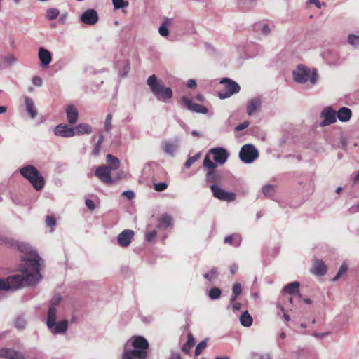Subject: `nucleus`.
<instances>
[{"label": "nucleus", "mask_w": 359, "mask_h": 359, "mask_svg": "<svg viewBox=\"0 0 359 359\" xmlns=\"http://www.w3.org/2000/svg\"><path fill=\"white\" fill-rule=\"evenodd\" d=\"M18 246L20 251L27 254L23 257L25 263L20 273L10 276L6 279H0V290H15L32 285L36 283L41 277L39 273L41 257L27 244L20 243Z\"/></svg>", "instance_id": "obj_1"}, {"label": "nucleus", "mask_w": 359, "mask_h": 359, "mask_svg": "<svg viewBox=\"0 0 359 359\" xmlns=\"http://www.w3.org/2000/svg\"><path fill=\"white\" fill-rule=\"evenodd\" d=\"M149 343L141 336L133 337L125 346L123 359H145L147 357Z\"/></svg>", "instance_id": "obj_2"}, {"label": "nucleus", "mask_w": 359, "mask_h": 359, "mask_svg": "<svg viewBox=\"0 0 359 359\" xmlns=\"http://www.w3.org/2000/svg\"><path fill=\"white\" fill-rule=\"evenodd\" d=\"M147 83L158 100L165 101L172 97V89L170 88H165L162 81L157 80L155 75L150 76L147 79Z\"/></svg>", "instance_id": "obj_3"}, {"label": "nucleus", "mask_w": 359, "mask_h": 359, "mask_svg": "<svg viewBox=\"0 0 359 359\" xmlns=\"http://www.w3.org/2000/svg\"><path fill=\"white\" fill-rule=\"evenodd\" d=\"M20 174L32 184L36 190L44 186V180L38 170L33 165H27L20 170Z\"/></svg>", "instance_id": "obj_4"}, {"label": "nucleus", "mask_w": 359, "mask_h": 359, "mask_svg": "<svg viewBox=\"0 0 359 359\" xmlns=\"http://www.w3.org/2000/svg\"><path fill=\"white\" fill-rule=\"evenodd\" d=\"M56 309L49 308L47 318V325L54 334H62L67 330V321L62 320L56 323Z\"/></svg>", "instance_id": "obj_5"}, {"label": "nucleus", "mask_w": 359, "mask_h": 359, "mask_svg": "<svg viewBox=\"0 0 359 359\" xmlns=\"http://www.w3.org/2000/svg\"><path fill=\"white\" fill-rule=\"evenodd\" d=\"M293 77L295 81L304 83L309 79L312 84H315L317 81L318 75L316 70L311 72L310 69L303 65H299L295 70L293 71Z\"/></svg>", "instance_id": "obj_6"}, {"label": "nucleus", "mask_w": 359, "mask_h": 359, "mask_svg": "<svg viewBox=\"0 0 359 359\" xmlns=\"http://www.w3.org/2000/svg\"><path fill=\"white\" fill-rule=\"evenodd\" d=\"M220 83L224 86V90L218 93L220 99H225L240 91V86L230 79H223Z\"/></svg>", "instance_id": "obj_7"}, {"label": "nucleus", "mask_w": 359, "mask_h": 359, "mask_svg": "<svg viewBox=\"0 0 359 359\" xmlns=\"http://www.w3.org/2000/svg\"><path fill=\"white\" fill-rule=\"evenodd\" d=\"M239 156L244 163H250L258 157V151L253 145L245 144L242 147Z\"/></svg>", "instance_id": "obj_8"}, {"label": "nucleus", "mask_w": 359, "mask_h": 359, "mask_svg": "<svg viewBox=\"0 0 359 359\" xmlns=\"http://www.w3.org/2000/svg\"><path fill=\"white\" fill-rule=\"evenodd\" d=\"M111 173V170L106 165H102L97 168L95 175L103 183L111 184L114 182Z\"/></svg>", "instance_id": "obj_9"}, {"label": "nucleus", "mask_w": 359, "mask_h": 359, "mask_svg": "<svg viewBox=\"0 0 359 359\" xmlns=\"http://www.w3.org/2000/svg\"><path fill=\"white\" fill-rule=\"evenodd\" d=\"M210 189L213 196L219 200L230 202L234 201L236 198L235 194L226 192L217 185H211Z\"/></svg>", "instance_id": "obj_10"}, {"label": "nucleus", "mask_w": 359, "mask_h": 359, "mask_svg": "<svg viewBox=\"0 0 359 359\" xmlns=\"http://www.w3.org/2000/svg\"><path fill=\"white\" fill-rule=\"evenodd\" d=\"M80 20L86 25H94L98 22L99 17L95 9H87L81 14Z\"/></svg>", "instance_id": "obj_11"}, {"label": "nucleus", "mask_w": 359, "mask_h": 359, "mask_svg": "<svg viewBox=\"0 0 359 359\" xmlns=\"http://www.w3.org/2000/svg\"><path fill=\"white\" fill-rule=\"evenodd\" d=\"M208 154H212L213 160L221 165L224 164L229 157L227 151L222 147L211 149Z\"/></svg>", "instance_id": "obj_12"}, {"label": "nucleus", "mask_w": 359, "mask_h": 359, "mask_svg": "<svg viewBox=\"0 0 359 359\" xmlns=\"http://www.w3.org/2000/svg\"><path fill=\"white\" fill-rule=\"evenodd\" d=\"M182 102L184 104L185 107L190 111L199 114H207L208 109L203 105L193 103L192 101L186 97H182Z\"/></svg>", "instance_id": "obj_13"}, {"label": "nucleus", "mask_w": 359, "mask_h": 359, "mask_svg": "<svg viewBox=\"0 0 359 359\" xmlns=\"http://www.w3.org/2000/svg\"><path fill=\"white\" fill-rule=\"evenodd\" d=\"M55 134L57 136L71 137L76 135L75 129L68 127L66 124H60L55 127Z\"/></svg>", "instance_id": "obj_14"}, {"label": "nucleus", "mask_w": 359, "mask_h": 359, "mask_svg": "<svg viewBox=\"0 0 359 359\" xmlns=\"http://www.w3.org/2000/svg\"><path fill=\"white\" fill-rule=\"evenodd\" d=\"M133 236V231L124 230L118 236V243L121 247H127L130 245Z\"/></svg>", "instance_id": "obj_15"}, {"label": "nucleus", "mask_w": 359, "mask_h": 359, "mask_svg": "<svg viewBox=\"0 0 359 359\" xmlns=\"http://www.w3.org/2000/svg\"><path fill=\"white\" fill-rule=\"evenodd\" d=\"M321 116L324 118L321 123V126L330 125L336 121V112L330 108L323 110Z\"/></svg>", "instance_id": "obj_16"}, {"label": "nucleus", "mask_w": 359, "mask_h": 359, "mask_svg": "<svg viewBox=\"0 0 359 359\" xmlns=\"http://www.w3.org/2000/svg\"><path fill=\"white\" fill-rule=\"evenodd\" d=\"M0 358L6 359H23V356L20 352L11 348L0 349Z\"/></svg>", "instance_id": "obj_17"}, {"label": "nucleus", "mask_w": 359, "mask_h": 359, "mask_svg": "<svg viewBox=\"0 0 359 359\" xmlns=\"http://www.w3.org/2000/svg\"><path fill=\"white\" fill-rule=\"evenodd\" d=\"M311 272L316 276H323L327 272V266L323 261L315 259Z\"/></svg>", "instance_id": "obj_18"}, {"label": "nucleus", "mask_w": 359, "mask_h": 359, "mask_svg": "<svg viewBox=\"0 0 359 359\" xmlns=\"http://www.w3.org/2000/svg\"><path fill=\"white\" fill-rule=\"evenodd\" d=\"M39 57L41 62V65L43 67L48 66L51 60V53L46 49L41 48L39 51Z\"/></svg>", "instance_id": "obj_19"}, {"label": "nucleus", "mask_w": 359, "mask_h": 359, "mask_svg": "<svg viewBox=\"0 0 359 359\" xmlns=\"http://www.w3.org/2000/svg\"><path fill=\"white\" fill-rule=\"evenodd\" d=\"M67 121L70 124H74L78 120V111L73 105H68L66 108Z\"/></svg>", "instance_id": "obj_20"}, {"label": "nucleus", "mask_w": 359, "mask_h": 359, "mask_svg": "<svg viewBox=\"0 0 359 359\" xmlns=\"http://www.w3.org/2000/svg\"><path fill=\"white\" fill-rule=\"evenodd\" d=\"M261 106V100L259 98H253L248 101L247 104V114L249 116L256 112Z\"/></svg>", "instance_id": "obj_21"}, {"label": "nucleus", "mask_w": 359, "mask_h": 359, "mask_svg": "<svg viewBox=\"0 0 359 359\" xmlns=\"http://www.w3.org/2000/svg\"><path fill=\"white\" fill-rule=\"evenodd\" d=\"M17 62V58L13 55L4 56L0 60V69L8 68Z\"/></svg>", "instance_id": "obj_22"}, {"label": "nucleus", "mask_w": 359, "mask_h": 359, "mask_svg": "<svg viewBox=\"0 0 359 359\" xmlns=\"http://www.w3.org/2000/svg\"><path fill=\"white\" fill-rule=\"evenodd\" d=\"M106 161L107 163V167H108L111 171L117 170L120 166V161L118 158L111 154H108L107 156Z\"/></svg>", "instance_id": "obj_23"}, {"label": "nucleus", "mask_w": 359, "mask_h": 359, "mask_svg": "<svg viewBox=\"0 0 359 359\" xmlns=\"http://www.w3.org/2000/svg\"><path fill=\"white\" fill-rule=\"evenodd\" d=\"M337 116L341 121H347L351 117V111L347 107H341L338 110Z\"/></svg>", "instance_id": "obj_24"}, {"label": "nucleus", "mask_w": 359, "mask_h": 359, "mask_svg": "<svg viewBox=\"0 0 359 359\" xmlns=\"http://www.w3.org/2000/svg\"><path fill=\"white\" fill-rule=\"evenodd\" d=\"M74 129L76 135H78L90 134L92 132V128L88 123H80Z\"/></svg>", "instance_id": "obj_25"}, {"label": "nucleus", "mask_w": 359, "mask_h": 359, "mask_svg": "<svg viewBox=\"0 0 359 359\" xmlns=\"http://www.w3.org/2000/svg\"><path fill=\"white\" fill-rule=\"evenodd\" d=\"M25 106L27 112L30 114L32 118H35L37 115V111L35 109L34 103L30 97L25 98Z\"/></svg>", "instance_id": "obj_26"}, {"label": "nucleus", "mask_w": 359, "mask_h": 359, "mask_svg": "<svg viewBox=\"0 0 359 359\" xmlns=\"http://www.w3.org/2000/svg\"><path fill=\"white\" fill-rule=\"evenodd\" d=\"M299 283L297 281H294V282L287 284L284 287V292L289 294H297L298 295H299Z\"/></svg>", "instance_id": "obj_27"}, {"label": "nucleus", "mask_w": 359, "mask_h": 359, "mask_svg": "<svg viewBox=\"0 0 359 359\" xmlns=\"http://www.w3.org/2000/svg\"><path fill=\"white\" fill-rule=\"evenodd\" d=\"M170 25V20L165 18L158 29L159 34L162 36H167L169 34L168 27Z\"/></svg>", "instance_id": "obj_28"}, {"label": "nucleus", "mask_w": 359, "mask_h": 359, "mask_svg": "<svg viewBox=\"0 0 359 359\" xmlns=\"http://www.w3.org/2000/svg\"><path fill=\"white\" fill-rule=\"evenodd\" d=\"M177 144H175V143H172V142H165L163 143V151L169 154V155H174V154L175 153V151H177Z\"/></svg>", "instance_id": "obj_29"}, {"label": "nucleus", "mask_w": 359, "mask_h": 359, "mask_svg": "<svg viewBox=\"0 0 359 359\" xmlns=\"http://www.w3.org/2000/svg\"><path fill=\"white\" fill-rule=\"evenodd\" d=\"M224 242L226 243L231 244L236 247H238L241 245V237L238 234H234L232 236H226L224 238Z\"/></svg>", "instance_id": "obj_30"}, {"label": "nucleus", "mask_w": 359, "mask_h": 359, "mask_svg": "<svg viewBox=\"0 0 359 359\" xmlns=\"http://www.w3.org/2000/svg\"><path fill=\"white\" fill-rule=\"evenodd\" d=\"M172 224V217L168 215H163L162 217L158 219V228H167L170 226Z\"/></svg>", "instance_id": "obj_31"}, {"label": "nucleus", "mask_w": 359, "mask_h": 359, "mask_svg": "<svg viewBox=\"0 0 359 359\" xmlns=\"http://www.w3.org/2000/svg\"><path fill=\"white\" fill-rule=\"evenodd\" d=\"M240 321L242 325L250 327L252 323V318L248 311H245L241 316Z\"/></svg>", "instance_id": "obj_32"}, {"label": "nucleus", "mask_w": 359, "mask_h": 359, "mask_svg": "<svg viewBox=\"0 0 359 359\" xmlns=\"http://www.w3.org/2000/svg\"><path fill=\"white\" fill-rule=\"evenodd\" d=\"M195 339L191 334H188L187 341L183 345L182 350L186 353H188L190 349L194 346Z\"/></svg>", "instance_id": "obj_33"}, {"label": "nucleus", "mask_w": 359, "mask_h": 359, "mask_svg": "<svg viewBox=\"0 0 359 359\" xmlns=\"http://www.w3.org/2000/svg\"><path fill=\"white\" fill-rule=\"evenodd\" d=\"M203 167L208 170H214L217 168V163H214L210 158L208 154L203 161Z\"/></svg>", "instance_id": "obj_34"}, {"label": "nucleus", "mask_w": 359, "mask_h": 359, "mask_svg": "<svg viewBox=\"0 0 359 359\" xmlns=\"http://www.w3.org/2000/svg\"><path fill=\"white\" fill-rule=\"evenodd\" d=\"M60 14V11L57 8H48L46 12V17L49 20L56 19Z\"/></svg>", "instance_id": "obj_35"}, {"label": "nucleus", "mask_w": 359, "mask_h": 359, "mask_svg": "<svg viewBox=\"0 0 359 359\" xmlns=\"http://www.w3.org/2000/svg\"><path fill=\"white\" fill-rule=\"evenodd\" d=\"M217 269L215 267L211 269L210 273L204 274V278L209 282L212 283L217 277Z\"/></svg>", "instance_id": "obj_36"}, {"label": "nucleus", "mask_w": 359, "mask_h": 359, "mask_svg": "<svg viewBox=\"0 0 359 359\" xmlns=\"http://www.w3.org/2000/svg\"><path fill=\"white\" fill-rule=\"evenodd\" d=\"M112 3L115 9H120L128 6V2L123 0H112Z\"/></svg>", "instance_id": "obj_37"}, {"label": "nucleus", "mask_w": 359, "mask_h": 359, "mask_svg": "<svg viewBox=\"0 0 359 359\" xmlns=\"http://www.w3.org/2000/svg\"><path fill=\"white\" fill-rule=\"evenodd\" d=\"M348 43L353 46L355 48L359 47V36L354 35V34H350L348 38Z\"/></svg>", "instance_id": "obj_38"}, {"label": "nucleus", "mask_w": 359, "mask_h": 359, "mask_svg": "<svg viewBox=\"0 0 359 359\" xmlns=\"http://www.w3.org/2000/svg\"><path fill=\"white\" fill-rule=\"evenodd\" d=\"M221 295V290L218 287H213L209 292V297L212 299H217Z\"/></svg>", "instance_id": "obj_39"}, {"label": "nucleus", "mask_w": 359, "mask_h": 359, "mask_svg": "<svg viewBox=\"0 0 359 359\" xmlns=\"http://www.w3.org/2000/svg\"><path fill=\"white\" fill-rule=\"evenodd\" d=\"M207 346V341L206 340H203L201 341L196 346L195 349V356L198 357L201 352Z\"/></svg>", "instance_id": "obj_40"}, {"label": "nucleus", "mask_w": 359, "mask_h": 359, "mask_svg": "<svg viewBox=\"0 0 359 359\" xmlns=\"http://www.w3.org/2000/svg\"><path fill=\"white\" fill-rule=\"evenodd\" d=\"M201 157V154L200 153H198L196 154H195L194 156L189 158L187 159V161H186L185 163V167L187 168H189L191 167V165L195 163L196 161H198L199 159V158Z\"/></svg>", "instance_id": "obj_41"}, {"label": "nucleus", "mask_w": 359, "mask_h": 359, "mask_svg": "<svg viewBox=\"0 0 359 359\" xmlns=\"http://www.w3.org/2000/svg\"><path fill=\"white\" fill-rule=\"evenodd\" d=\"M347 270L348 266H346V264H343L341 266L339 270L338 271L337 275L333 278V281L338 280L340 278V277L347 271Z\"/></svg>", "instance_id": "obj_42"}, {"label": "nucleus", "mask_w": 359, "mask_h": 359, "mask_svg": "<svg viewBox=\"0 0 359 359\" xmlns=\"http://www.w3.org/2000/svg\"><path fill=\"white\" fill-rule=\"evenodd\" d=\"M218 180L217 175L214 170H208L206 175V180L208 182H216Z\"/></svg>", "instance_id": "obj_43"}, {"label": "nucleus", "mask_w": 359, "mask_h": 359, "mask_svg": "<svg viewBox=\"0 0 359 359\" xmlns=\"http://www.w3.org/2000/svg\"><path fill=\"white\" fill-rule=\"evenodd\" d=\"M262 191L265 196H271L274 193V187L271 185H266L263 187Z\"/></svg>", "instance_id": "obj_44"}, {"label": "nucleus", "mask_w": 359, "mask_h": 359, "mask_svg": "<svg viewBox=\"0 0 359 359\" xmlns=\"http://www.w3.org/2000/svg\"><path fill=\"white\" fill-rule=\"evenodd\" d=\"M111 121H112V115L109 114L106 117V120H105V123H104V128L108 132L110 131V130L111 129Z\"/></svg>", "instance_id": "obj_45"}, {"label": "nucleus", "mask_w": 359, "mask_h": 359, "mask_svg": "<svg viewBox=\"0 0 359 359\" xmlns=\"http://www.w3.org/2000/svg\"><path fill=\"white\" fill-rule=\"evenodd\" d=\"M259 30L264 35H269L271 33V29L267 24H261Z\"/></svg>", "instance_id": "obj_46"}, {"label": "nucleus", "mask_w": 359, "mask_h": 359, "mask_svg": "<svg viewBox=\"0 0 359 359\" xmlns=\"http://www.w3.org/2000/svg\"><path fill=\"white\" fill-rule=\"evenodd\" d=\"M154 189L157 191H162L168 187V184L165 182L155 183Z\"/></svg>", "instance_id": "obj_47"}, {"label": "nucleus", "mask_w": 359, "mask_h": 359, "mask_svg": "<svg viewBox=\"0 0 359 359\" xmlns=\"http://www.w3.org/2000/svg\"><path fill=\"white\" fill-rule=\"evenodd\" d=\"M61 300V297L60 294L55 295L50 302V307H53L55 309V306H57Z\"/></svg>", "instance_id": "obj_48"}, {"label": "nucleus", "mask_w": 359, "mask_h": 359, "mask_svg": "<svg viewBox=\"0 0 359 359\" xmlns=\"http://www.w3.org/2000/svg\"><path fill=\"white\" fill-rule=\"evenodd\" d=\"M46 223L48 226L53 227L55 225V219L51 216H47Z\"/></svg>", "instance_id": "obj_49"}, {"label": "nucleus", "mask_w": 359, "mask_h": 359, "mask_svg": "<svg viewBox=\"0 0 359 359\" xmlns=\"http://www.w3.org/2000/svg\"><path fill=\"white\" fill-rule=\"evenodd\" d=\"M233 292L236 296H238L241 293V285L240 283H235L233 286Z\"/></svg>", "instance_id": "obj_50"}, {"label": "nucleus", "mask_w": 359, "mask_h": 359, "mask_svg": "<svg viewBox=\"0 0 359 359\" xmlns=\"http://www.w3.org/2000/svg\"><path fill=\"white\" fill-rule=\"evenodd\" d=\"M156 236V231L155 230H153L151 231H149L145 234V239L147 241H151Z\"/></svg>", "instance_id": "obj_51"}, {"label": "nucleus", "mask_w": 359, "mask_h": 359, "mask_svg": "<svg viewBox=\"0 0 359 359\" xmlns=\"http://www.w3.org/2000/svg\"><path fill=\"white\" fill-rule=\"evenodd\" d=\"M86 205L91 211L94 210L95 208V205L94 202L92 200H90V199H86Z\"/></svg>", "instance_id": "obj_52"}, {"label": "nucleus", "mask_w": 359, "mask_h": 359, "mask_svg": "<svg viewBox=\"0 0 359 359\" xmlns=\"http://www.w3.org/2000/svg\"><path fill=\"white\" fill-rule=\"evenodd\" d=\"M248 126H249V122L248 121H245V122L238 125L236 127V130H237V131L242 130L246 128Z\"/></svg>", "instance_id": "obj_53"}, {"label": "nucleus", "mask_w": 359, "mask_h": 359, "mask_svg": "<svg viewBox=\"0 0 359 359\" xmlns=\"http://www.w3.org/2000/svg\"><path fill=\"white\" fill-rule=\"evenodd\" d=\"M122 194L129 200L133 199L135 197L134 192L132 191H125Z\"/></svg>", "instance_id": "obj_54"}, {"label": "nucleus", "mask_w": 359, "mask_h": 359, "mask_svg": "<svg viewBox=\"0 0 359 359\" xmlns=\"http://www.w3.org/2000/svg\"><path fill=\"white\" fill-rule=\"evenodd\" d=\"M32 83L36 86H41L42 85V79L39 76H34L32 79Z\"/></svg>", "instance_id": "obj_55"}, {"label": "nucleus", "mask_w": 359, "mask_h": 359, "mask_svg": "<svg viewBox=\"0 0 359 359\" xmlns=\"http://www.w3.org/2000/svg\"><path fill=\"white\" fill-rule=\"evenodd\" d=\"M187 87L189 88H194L196 87V81L194 79H189L187 81Z\"/></svg>", "instance_id": "obj_56"}, {"label": "nucleus", "mask_w": 359, "mask_h": 359, "mask_svg": "<svg viewBox=\"0 0 359 359\" xmlns=\"http://www.w3.org/2000/svg\"><path fill=\"white\" fill-rule=\"evenodd\" d=\"M100 149H101V144L97 143L95 147L94 150L93 151V154L95 156H97L100 154Z\"/></svg>", "instance_id": "obj_57"}, {"label": "nucleus", "mask_w": 359, "mask_h": 359, "mask_svg": "<svg viewBox=\"0 0 359 359\" xmlns=\"http://www.w3.org/2000/svg\"><path fill=\"white\" fill-rule=\"evenodd\" d=\"M25 323L24 320H17L15 323V326L19 329H23L25 327Z\"/></svg>", "instance_id": "obj_58"}, {"label": "nucleus", "mask_w": 359, "mask_h": 359, "mask_svg": "<svg viewBox=\"0 0 359 359\" xmlns=\"http://www.w3.org/2000/svg\"><path fill=\"white\" fill-rule=\"evenodd\" d=\"M309 3L314 4L318 8H321V4L318 0H309Z\"/></svg>", "instance_id": "obj_59"}, {"label": "nucleus", "mask_w": 359, "mask_h": 359, "mask_svg": "<svg viewBox=\"0 0 359 359\" xmlns=\"http://www.w3.org/2000/svg\"><path fill=\"white\" fill-rule=\"evenodd\" d=\"M238 270V266L236 264H233L231 266L230 271L231 273L233 275Z\"/></svg>", "instance_id": "obj_60"}, {"label": "nucleus", "mask_w": 359, "mask_h": 359, "mask_svg": "<svg viewBox=\"0 0 359 359\" xmlns=\"http://www.w3.org/2000/svg\"><path fill=\"white\" fill-rule=\"evenodd\" d=\"M241 304L239 303H235L233 304V309L235 311H238L240 309Z\"/></svg>", "instance_id": "obj_61"}, {"label": "nucleus", "mask_w": 359, "mask_h": 359, "mask_svg": "<svg viewBox=\"0 0 359 359\" xmlns=\"http://www.w3.org/2000/svg\"><path fill=\"white\" fill-rule=\"evenodd\" d=\"M196 100L198 101H199V102H203L204 101V97H203V96L202 95L198 94V95H196Z\"/></svg>", "instance_id": "obj_62"}, {"label": "nucleus", "mask_w": 359, "mask_h": 359, "mask_svg": "<svg viewBox=\"0 0 359 359\" xmlns=\"http://www.w3.org/2000/svg\"><path fill=\"white\" fill-rule=\"evenodd\" d=\"M358 182H359V172L353 178L354 184H356Z\"/></svg>", "instance_id": "obj_63"}, {"label": "nucleus", "mask_w": 359, "mask_h": 359, "mask_svg": "<svg viewBox=\"0 0 359 359\" xmlns=\"http://www.w3.org/2000/svg\"><path fill=\"white\" fill-rule=\"evenodd\" d=\"M104 141V136L102 135H100L99 140L97 143L102 144Z\"/></svg>", "instance_id": "obj_64"}]
</instances>
